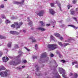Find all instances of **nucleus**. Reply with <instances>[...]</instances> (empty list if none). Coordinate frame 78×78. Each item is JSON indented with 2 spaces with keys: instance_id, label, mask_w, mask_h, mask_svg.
<instances>
[{
  "instance_id": "f257e3e1",
  "label": "nucleus",
  "mask_w": 78,
  "mask_h": 78,
  "mask_svg": "<svg viewBox=\"0 0 78 78\" xmlns=\"http://www.w3.org/2000/svg\"><path fill=\"white\" fill-rule=\"evenodd\" d=\"M48 47L49 48H51V50H53L56 48H58V46L56 44H49L48 45Z\"/></svg>"
},
{
  "instance_id": "f03ea898",
  "label": "nucleus",
  "mask_w": 78,
  "mask_h": 78,
  "mask_svg": "<svg viewBox=\"0 0 78 78\" xmlns=\"http://www.w3.org/2000/svg\"><path fill=\"white\" fill-rule=\"evenodd\" d=\"M38 11L37 12V14L38 16H43V14H44V10H41L38 13Z\"/></svg>"
},
{
  "instance_id": "7ed1b4c3",
  "label": "nucleus",
  "mask_w": 78,
  "mask_h": 78,
  "mask_svg": "<svg viewBox=\"0 0 78 78\" xmlns=\"http://www.w3.org/2000/svg\"><path fill=\"white\" fill-rule=\"evenodd\" d=\"M20 60H18L17 62H16V61H13L12 62V64L14 66H17V65H18L21 62Z\"/></svg>"
},
{
  "instance_id": "20e7f679",
  "label": "nucleus",
  "mask_w": 78,
  "mask_h": 78,
  "mask_svg": "<svg viewBox=\"0 0 78 78\" xmlns=\"http://www.w3.org/2000/svg\"><path fill=\"white\" fill-rule=\"evenodd\" d=\"M10 33L12 34H16V35H18L19 34V32L15 31H10Z\"/></svg>"
},
{
  "instance_id": "39448f33",
  "label": "nucleus",
  "mask_w": 78,
  "mask_h": 78,
  "mask_svg": "<svg viewBox=\"0 0 78 78\" xmlns=\"http://www.w3.org/2000/svg\"><path fill=\"white\" fill-rule=\"evenodd\" d=\"M22 25H23V23L21 21L19 23L18 25L16 26V29L17 30V29L20 28V26Z\"/></svg>"
},
{
  "instance_id": "423d86ee",
  "label": "nucleus",
  "mask_w": 78,
  "mask_h": 78,
  "mask_svg": "<svg viewBox=\"0 0 78 78\" xmlns=\"http://www.w3.org/2000/svg\"><path fill=\"white\" fill-rule=\"evenodd\" d=\"M47 53L46 52H44L41 55L40 58H45L47 57Z\"/></svg>"
},
{
  "instance_id": "0eeeda50",
  "label": "nucleus",
  "mask_w": 78,
  "mask_h": 78,
  "mask_svg": "<svg viewBox=\"0 0 78 78\" xmlns=\"http://www.w3.org/2000/svg\"><path fill=\"white\" fill-rule=\"evenodd\" d=\"M49 12L51 14L54 15L55 13V12L52 9H49Z\"/></svg>"
},
{
  "instance_id": "6e6552de",
  "label": "nucleus",
  "mask_w": 78,
  "mask_h": 78,
  "mask_svg": "<svg viewBox=\"0 0 78 78\" xmlns=\"http://www.w3.org/2000/svg\"><path fill=\"white\" fill-rule=\"evenodd\" d=\"M27 19H28V20H27V22H29L28 23L29 25H30V27H31L32 26V24H33V22L30 20L29 17H28Z\"/></svg>"
},
{
  "instance_id": "1a4fd4ad",
  "label": "nucleus",
  "mask_w": 78,
  "mask_h": 78,
  "mask_svg": "<svg viewBox=\"0 0 78 78\" xmlns=\"http://www.w3.org/2000/svg\"><path fill=\"white\" fill-rule=\"evenodd\" d=\"M56 73L55 74H54L55 75H55V77H54L53 78H61V76L59 75V74L57 72V71H55Z\"/></svg>"
},
{
  "instance_id": "9d476101",
  "label": "nucleus",
  "mask_w": 78,
  "mask_h": 78,
  "mask_svg": "<svg viewBox=\"0 0 78 78\" xmlns=\"http://www.w3.org/2000/svg\"><path fill=\"white\" fill-rule=\"evenodd\" d=\"M39 67H38L37 68V71L36 72V75L37 76H40V72H38V71H39Z\"/></svg>"
},
{
  "instance_id": "9b49d317",
  "label": "nucleus",
  "mask_w": 78,
  "mask_h": 78,
  "mask_svg": "<svg viewBox=\"0 0 78 78\" xmlns=\"http://www.w3.org/2000/svg\"><path fill=\"white\" fill-rule=\"evenodd\" d=\"M59 71L60 73L62 74V73H63V72H64V70L62 68H60Z\"/></svg>"
},
{
  "instance_id": "f8f14e48",
  "label": "nucleus",
  "mask_w": 78,
  "mask_h": 78,
  "mask_svg": "<svg viewBox=\"0 0 78 78\" xmlns=\"http://www.w3.org/2000/svg\"><path fill=\"white\" fill-rule=\"evenodd\" d=\"M73 9H72L70 10L71 14L72 15H74L75 13V11L73 10Z\"/></svg>"
},
{
  "instance_id": "ddd939ff",
  "label": "nucleus",
  "mask_w": 78,
  "mask_h": 78,
  "mask_svg": "<svg viewBox=\"0 0 78 78\" xmlns=\"http://www.w3.org/2000/svg\"><path fill=\"white\" fill-rule=\"evenodd\" d=\"M38 29L39 30H41V31H45L46 30L45 29L42 27H39L38 28Z\"/></svg>"
},
{
  "instance_id": "4468645a",
  "label": "nucleus",
  "mask_w": 78,
  "mask_h": 78,
  "mask_svg": "<svg viewBox=\"0 0 78 78\" xmlns=\"http://www.w3.org/2000/svg\"><path fill=\"white\" fill-rule=\"evenodd\" d=\"M30 39H32V42H36V40L35 39V38H34L33 37H32L29 38Z\"/></svg>"
},
{
  "instance_id": "2eb2a0df",
  "label": "nucleus",
  "mask_w": 78,
  "mask_h": 78,
  "mask_svg": "<svg viewBox=\"0 0 78 78\" xmlns=\"http://www.w3.org/2000/svg\"><path fill=\"white\" fill-rule=\"evenodd\" d=\"M58 2L57 1H56V3H57V5H58V7L60 8V10H61V3H59V4H58Z\"/></svg>"
},
{
  "instance_id": "dca6fc26",
  "label": "nucleus",
  "mask_w": 78,
  "mask_h": 78,
  "mask_svg": "<svg viewBox=\"0 0 78 78\" xmlns=\"http://www.w3.org/2000/svg\"><path fill=\"white\" fill-rule=\"evenodd\" d=\"M5 69H6L5 68L4 66H2L0 68V71H1V70H5Z\"/></svg>"
},
{
  "instance_id": "f3484780",
  "label": "nucleus",
  "mask_w": 78,
  "mask_h": 78,
  "mask_svg": "<svg viewBox=\"0 0 78 78\" xmlns=\"http://www.w3.org/2000/svg\"><path fill=\"white\" fill-rule=\"evenodd\" d=\"M24 2H25L24 0H22V2H16V4H17V5H18L19 4H20L21 3L22 4H23V3H24Z\"/></svg>"
},
{
  "instance_id": "a211bd4d",
  "label": "nucleus",
  "mask_w": 78,
  "mask_h": 78,
  "mask_svg": "<svg viewBox=\"0 0 78 78\" xmlns=\"http://www.w3.org/2000/svg\"><path fill=\"white\" fill-rule=\"evenodd\" d=\"M6 37L5 36L0 35V39H6Z\"/></svg>"
},
{
  "instance_id": "6ab92c4d",
  "label": "nucleus",
  "mask_w": 78,
  "mask_h": 78,
  "mask_svg": "<svg viewBox=\"0 0 78 78\" xmlns=\"http://www.w3.org/2000/svg\"><path fill=\"white\" fill-rule=\"evenodd\" d=\"M5 22L6 23H11V21L8 20H6L5 21Z\"/></svg>"
},
{
  "instance_id": "aec40b11",
  "label": "nucleus",
  "mask_w": 78,
  "mask_h": 78,
  "mask_svg": "<svg viewBox=\"0 0 78 78\" xmlns=\"http://www.w3.org/2000/svg\"><path fill=\"white\" fill-rule=\"evenodd\" d=\"M54 34L55 36H56V37H60V34L58 33H56L55 34Z\"/></svg>"
},
{
  "instance_id": "412c9836",
  "label": "nucleus",
  "mask_w": 78,
  "mask_h": 78,
  "mask_svg": "<svg viewBox=\"0 0 78 78\" xmlns=\"http://www.w3.org/2000/svg\"><path fill=\"white\" fill-rule=\"evenodd\" d=\"M69 27H73V28H75V29H77L78 28L76 27L75 26L72 25H69Z\"/></svg>"
},
{
  "instance_id": "4be33fe9",
  "label": "nucleus",
  "mask_w": 78,
  "mask_h": 78,
  "mask_svg": "<svg viewBox=\"0 0 78 78\" xmlns=\"http://www.w3.org/2000/svg\"><path fill=\"white\" fill-rule=\"evenodd\" d=\"M5 58L6 57H3L2 58V60L3 62H7V61L6 60V59Z\"/></svg>"
},
{
  "instance_id": "5701e85b",
  "label": "nucleus",
  "mask_w": 78,
  "mask_h": 78,
  "mask_svg": "<svg viewBox=\"0 0 78 78\" xmlns=\"http://www.w3.org/2000/svg\"><path fill=\"white\" fill-rule=\"evenodd\" d=\"M78 77V74L76 73H74V78H76Z\"/></svg>"
},
{
  "instance_id": "b1692460",
  "label": "nucleus",
  "mask_w": 78,
  "mask_h": 78,
  "mask_svg": "<svg viewBox=\"0 0 78 78\" xmlns=\"http://www.w3.org/2000/svg\"><path fill=\"white\" fill-rule=\"evenodd\" d=\"M64 44V47H66V46H67V45H70V44L69 43H64L63 44Z\"/></svg>"
},
{
  "instance_id": "393cba45",
  "label": "nucleus",
  "mask_w": 78,
  "mask_h": 78,
  "mask_svg": "<svg viewBox=\"0 0 78 78\" xmlns=\"http://www.w3.org/2000/svg\"><path fill=\"white\" fill-rule=\"evenodd\" d=\"M11 27L12 28H15L16 25H15L14 24H13L11 25Z\"/></svg>"
},
{
  "instance_id": "a878e982",
  "label": "nucleus",
  "mask_w": 78,
  "mask_h": 78,
  "mask_svg": "<svg viewBox=\"0 0 78 78\" xmlns=\"http://www.w3.org/2000/svg\"><path fill=\"white\" fill-rule=\"evenodd\" d=\"M14 25H16V26H18L19 25V23L18 22H16L14 23Z\"/></svg>"
},
{
  "instance_id": "bb28decb",
  "label": "nucleus",
  "mask_w": 78,
  "mask_h": 78,
  "mask_svg": "<svg viewBox=\"0 0 78 78\" xmlns=\"http://www.w3.org/2000/svg\"><path fill=\"white\" fill-rule=\"evenodd\" d=\"M40 23H41V26L42 27H43L45 25L44 24V23H43V22L42 21H41L40 22Z\"/></svg>"
},
{
  "instance_id": "cd10ccee",
  "label": "nucleus",
  "mask_w": 78,
  "mask_h": 78,
  "mask_svg": "<svg viewBox=\"0 0 78 78\" xmlns=\"http://www.w3.org/2000/svg\"><path fill=\"white\" fill-rule=\"evenodd\" d=\"M11 42H10L7 45L8 47H11Z\"/></svg>"
},
{
  "instance_id": "c85d7f7f",
  "label": "nucleus",
  "mask_w": 78,
  "mask_h": 78,
  "mask_svg": "<svg viewBox=\"0 0 78 78\" xmlns=\"http://www.w3.org/2000/svg\"><path fill=\"white\" fill-rule=\"evenodd\" d=\"M0 75H1V76H5V75H4L3 73V72L0 73Z\"/></svg>"
},
{
  "instance_id": "c756f323",
  "label": "nucleus",
  "mask_w": 78,
  "mask_h": 78,
  "mask_svg": "<svg viewBox=\"0 0 78 78\" xmlns=\"http://www.w3.org/2000/svg\"><path fill=\"white\" fill-rule=\"evenodd\" d=\"M58 44L59 45H60V46H61V47H62V46H63V44H62V43H61V42H58Z\"/></svg>"
},
{
  "instance_id": "7c9ffc66",
  "label": "nucleus",
  "mask_w": 78,
  "mask_h": 78,
  "mask_svg": "<svg viewBox=\"0 0 78 78\" xmlns=\"http://www.w3.org/2000/svg\"><path fill=\"white\" fill-rule=\"evenodd\" d=\"M50 5L51 7H54V6H55V5H54V3H51Z\"/></svg>"
},
{
  "instance_id": "2f4dec72",
  "label": "nucleus",
  "mask_w": 78,
  "mask_h": 78,
  "mask_svg": "<svg viewBox=\"0 0 78 78\" xmlns=\"http://www.w3.org/2000/svg\"><path fill=\"white\" fill-rule=\"evenodd\" d=\"M33 59H37V56L34 55L33 56Z\"/></svg>"
},
{
  "instance_id": "473e14b6",
  "label": "nucleus",
  "mask_w": 78,
  "mask_h": 78,
  "mask_svg": "<svg viewBox=\"0 0 78 78\" xmlns=\"http://www.w3.org/2000/svg\"><path fill=\"white\" fill-rule=\"evenodd\" d=\"M3 73H4L5 76H7V75H8V73L6 72H3Z\"/></svg>"
},
{
  "instance_id": "72a5a7b5",
  "label": "nucleus",
  "mask_w": 78,
  "mask_h": 78,
  "mask_svg": "<svg viewBox=\"0 0 78 78\" xmlns=\"http://www.w3.org/2000/svg\"><path fill=\"white\" fill-rule=\"evenodd\" d=\"M51 23H56V21H51Z\"/></svg>"
},
{
  "instance_id": "f704fd0d",
  "label": "nucleus",
  "mask_w": 78,
  "mask_h": 78,
  "mask_svg": "<svg viewBox=\"0 0 78 78\" xmlns=\"http://www.w3.org/2000/svg\"><path fill=\"white\" fill-rule=\"evenodd\" d=\"M2 18L3 19H6V17H5V15H2Z\"/></svg>"
},
{
  "instance_id": "c9c22d12",
  "label": "nucleus",
  "mask_w": 78,
  "mask_h": 78,
  "mask_svg": "<svg viewBox=\"0 0 78 78\" xmlns=\"http://www.w3.org/2000/svg\"><path fill=\"white\" fill-rule=\"evenodd\" d=\"M76 0H73V4H75V3H76Z\"/></svg>"
},
{
  "instance_id": "e433bc0d",
  "label": "nucleus",
  "mask_w": 78,
  "mask_h": 78,
  "mask_svg": "<svg viewBox=\"0 0 78 78\" xmlns=\"http://www.w3.org/2000/svg\"><path fill=\"white\" fill-rule=\"evenodd\" d=\"M15 47H16V48H19V46H18V45H17V44H16Z\"/></svg>"
},
{
  "instance_id": "4c0bfd02",
  "label": "nucleus",
  "mask_w": 78,
  "mask_h": 78,
  "mask_svg": "<svg viewBox=\"0 0 78 78\" xmlns=\"http://www.w3.org/2000/svg\"><path fill=\"white\" fill-rule=\"evenodd\" d=\"M59 57L60 58H62V55H61V54L60 53H59Z\"/></svg>"
},
{
  "instance_id": "58836bf2",
  "label": "nucleus",
  "mask_w": 78,
  "mask_h": 78,
  "mask_svg": "<svg viewBox=\"0 0 78 78\" xmlns=\"http://www.w3.org/2000/svg\"><path fill=\"white\" fill-rule=\"evenodd\" d=\"M24 48H25L28 51H30V50L28 49V48H27V47H25Z\"/></svg>"
},
{
  "instance_id": "ea45409f",
  "label": "nucleus",
  "mask_w": 78,
  "mask_h": 78,
  "mask_svg": "<svg viewBox=\"0 0 78 78\" xmlns=\"http://www.w3.org/2000/svg\"><path fill=\"white\" fill-rule=\"evenodd\" d=\"M27 61L26 60H23V62L24 63H27Z\"/></svg>"
},
{
  "instance_id": "a19ab883",
  "label": "nucleus",
  "mask_w": 78,
  "mask_h": 78,
  "mask_svg": "<svg viewBox=\"0 0 78 78\" xmlns=\"http://www.w3.org/2000/svg\"><path fill=\"white\" fill-rule=\"evenodd\" d=\"M61 61L62 62H63V63H64L65 62H66V61H65V60H61Z\"/></svg>"
},
{
  "instance_id": "79ce46f5",
  "label": "nucleus",
  "mask_w": 78,
  "mask_h": 78,
  "mask_svg": "<svg viewBox=\"0 0 78 78\" xmlns=\"http://www.w3.org/2000/svg\"><path fill=\"white\" fill-rule=\"evenodd\" d=\"M0 6H1V8H4L5 7V6H4V5H3V4L1 5Z\"/></svg>"
},
{
  "instance_id": "37998d69",
  "label": "nucleus",
  "mask_w": 78,
  "mask_h": 78,
  "mask_svg": "<svg viewBox=\"0 0 78 78\" xmlns=\"http://www.w3.org/2000/svg\"><path fill=\"white\" fill-rule=\"evenodd\" d=\"M3 55V53L2 52H0V57H2V55Z\"/></svg>"
},
{
  "instance_id": "c03bdc74",
  "label": "nucleus",
  "mask_w": 78,
  "mask_h": 78,
  "mask_svg": "<svg viewBox=\"0 0 78 78\" xmlns=\"http://www.w3.org/2000/svg\"><path fill=\"white\" fill-rule=\"evenodd\" d=\"M50 56L51 57H53L54 56V55L53 54H51L50 55Z\"/></svg>"
},
{
  "instance_id": "a18cd8bd",
  "label": "nucleus",
  "mask_w": 78,
  "mask_h": 78,
  "mask_svg": "<svg viewBox=\"0 0 78 78\" xmlns=\"http://www.w3.org/2000/svg\"><path fill=\"white\" fill-rule=\"evenodd\" d=\"M21 55H22V54H20L19 55L17 56V58H20V56H21Z\"/></svg>"
},
{
  "instance_id": "49530a36",
  "label": "nucleus",
  "mask_w": 78,
  "mask_h": 78,
  "mask_svg": "<svg viewBox=\"0 0 78 78\" xmlns=\"http://www.w3.org/2000/svg\"><path fill=\"white\" fill-rule=\"evenodd\" d=\"M67 6L68 7V9H70V5H68Z\"/></svg>"
},
{
  "instance_id": "de8ad7c7",
  "label": "nucleus",
  "mask_w": 78,
  "mask_h": 78,
  "mask_svg": "<svg viewBox=\"0 0 78 78\" xmlns=\"http://www.w3.org/2000/svg\"><path fill=\"white\" fill-rule=\"evenodd\" d=\"M73 19H74V20H75L76 21V22H77V20L76 19V18H75V17H73Z\"/></svg>"
},
{
  "instance_id": "09e8293b",
  "label": "nucleus",
  "mask_w": 78,
  "mask_h": 78,
  "mask_svg": "<svg viewBox=\"0 0 78 78\" xmlns=\"http://www.w3.org/2000/svg\"><path fill=\"white\" fill-rule=\"evenodd\" d=\"M50 24H46V26L47 27H49V26H50Z\"/></svg>"
},
{
  "instance_id": "8fccbe9b",
  "label": "nucleus",
  "mask_w": 78,
  "mask_h": 78,
  "mask_svg": "<svg viewBox=\"0 0 78 78\" xmlns=\"http://www.w3.org/2000/svg\"><path fill=\"white\" fill-rule=\"evenodd\" d=\"M60 39L61 40V41H62V40H63V37H60Z\"/></svg>"
},
{
  "instance_id": "3c124183",
  "label": "nucleus",
  "mask_w": 78,
  "mask_h": 78,
  "mask_svg": "<svg viewBox=\"0 0 78 78\" xmlns=\"http://www.w3.org/2000/svg\"><path fill=\"white\" fill-rule=\"evenodd\" d=\"M62 76H63V77L64 78H66L67 77H66V76H65V75H63V74H62Z\"/></svg>"
},
{
  "instance_id": "603ef678",
  "label": "nucleus",
  "mask_w": 78,
  "mask_h": 78,
  "mask_svg": "<svg viewBox=\"0 0 78 78\" xmlns=\"http://www.w3.org/2000/svg\"><path fill=\"white\" fill-rule=\"evenodd\" d=\"M72 75H73V73H70L69 74V76H72Z\"/></svg>"
},
{
  "instance_id": "864d4df0",
  "label": "nucleus",
  "mask_w": 78,
  "mask_h": 78,
  "mask_svg": "<svg viewBox=\"0 0 78 78\" xmlns=\"http://www.w3.org/2000/svg\"><path fill=\"white\" fill-rule=\"evenodd\" d=\"M6 60L7 61L9 60V58L8 57H6Z\"/></svg>"
},
{
  "instance_id": "5fc2aeb1",
  "label": "nucleus",
  "mask_w": 78,
  "mask_h": 78,
  "mask_svg": "<svg viewBox=\"0 0 78 78\" xmlns=\"http://www.w3.org/2000/svg\"><path fill=\"white\" fill-rule=\"evenodd\" d=\"M75 9H76V11H78V8H76Z\"/></svg>"
},
{
  "instance_id": "6e6d98bb",
  "label": "nucleus",
  "mask_w": 78,
  "mask_h": 78,
  "mask_svg": "<svg viewBox=\"0 0 78 78\" xmlns=\"http://www.w3.org/2000/svg\"><path fill=\"white\" fill-rule=\"evenodd\" d=\"M72 66H73L74 65H75V62H72Z\"/></svg>"
},
{
  "instance_id": "4d7b16f0",
  "label": "nucleus",
  "mask_w": 78,
  "mask_h": 78,
  "mask_svg": "<svg viewBox=\"0 0 78 78\" xmlns=\"http://www.w3.org/2000/svg\"><path fill=\"white\" fill-rule=\"evenodd\" d=\"M35 48H37V44H35Z\"/></svg>"
},
{
  "instance_id": "13d9d810",
  "label": "nucleus",
  "mask_w": 78,
  "mask_h": 78,
  "mask_svg": "<svg viewBox=\"0 0 78 78\" xmlns=\"http://www.w3.org/2000/svg\"><path fill=\"white\" fill-rule=\"evenodd\" d=\"M53 36L51 35V39H52V38H53Z\"/></svg>"
},
{
  "instance_id": "bf43d9fd",
  "label": "nucleus",
  "mask_w": 78,
  "mask_h": 78,
  "mask_svg": "<svg viewBox=\"0 0 78 78\" xmlns=\"http://www.w3.org/2000/svg\"><path fill=\"white\" fill-rule=\"evenodd\" d=\"M76 68H78V65H76Z\"/></svg>"
},
{
  "instance_id": "052dcab7",
  "label": "nucleus",
  "mask_w": 78,
  "mask_h": 78,
  "mask_svg": "<svg viewBox=\"0 0 78 78\" xmlns=\"http://www.w3.org/2000/svg\"><path fill=\"white\" fill-rule=\"evenodd\" d=\"M23 32H24V33H26V31H25V30H23Z\"/></svg>"
},
{
  "instance_id": "680f3d73",
  "label": "nucleus",
  "mask_w": 78,
  "mask_h": 78,
  "mask_svg": "<svg viewBox=\"0 0 78 78\" xmlns=\"http://www.w3.org/2000/svg\"><path fill=\"white\" fill-rule=\"evenodd\" d=\"M74 62L75 64H77V61H75V62Z\"/></svg>"
},
{
  "instance_id": "e2e57ef3",
  "label": "nucleus",
  "mask_w": 78,
  "mask_h": 78,
  "mask_svg": "<svg viewBox=\"0 0 78 78\" xmlns=\"http://www.w3.org/2000/svg\"><path fill=\"white\" fill-rule=\"evenodd\" d=\"M25 67V66H22V68H24V67Z\"/></svg>"
},
{
  "instance_id": "0e129e2a",
  "label": "nucleus",
  "mask_w": 78,
  "mask_h": 78,
  "mask_svg": "<svg viewBox=\"0 0 78 78\" xmlns=\"http://www.w3.org/2000/svg\"><path fill=\"white\" fill-rule=\"evenodd\" d=\"M18 69H19V70H21V69H22V68H18Z\"/></svg>"
},
{
  "instance_id": "69168bd1",
  "label": "nucleus",
  "mask_w": 78,
  "mask_h": 78,
  "mask_svg": "<svg viewBox=\"0 0 78 78\" xmlns=\"http://www.w3.org/2000/svg\"><path fill=\"white\" fill-rule=\"evenodd\" d=\"M65 42H69V41H67V40H66L65 41Z\"/></svg>"
},
{
  "instance_id": "338daca9",
  "label": "nucleus",
  "mask_w": 78,
  "mask_h": 78,
  "mask_svg": "<svg viewBox=\"0 0 78 78\" xmlns=\"http://www.w3.org/2000/svg\"><path fill=\"white\" fill-rule=\"evenodd\" d=\"M31 30H33L34 28H31Z\"/></svg>"
},
{
  "instance_id": "774afa93",
  "label": "nucleus",
  "mask_w": 78,
  "mask_h": 78,
  "mask_svg": "<svg viewBox=\"0 0 78 78\" xmlns=\"http://www.w3.org/2000/svg\"><path fill=\"white\" fill-rule=\"evenodd\" d=\"M27 78H29V76L27 77Z\"/></svg>"
}]
</instances>
